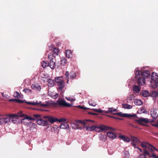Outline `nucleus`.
Instances as JSON below:
<instances>
[{
    "mask_svg": "<svg viewBox=\"0 0 158 158\" xmlns=\"http://www.w3.org/2000/svg\"><path fill=\"white\" fill-rule=\"evenodd\" d=\"M152 81L151 85L153 88H156L158 85V75L157 73H153L151 75Z\"/></svg>",
    "mask_w": 158,
    "mask_h": 158,
    "instance_id": "f257e3e1",
    "label": "nucleus"
},
{
    "mask_svg": "<svg viewBox=\"0 0 158 158\" xmlns=\"http://www.w3.org/2000/svg\"><path fill=\"white\" fill-rule=\"evenodd\" d=\"M55 81L56 83L58 89L62 90L64 87L63 77H56L55 78Z\"/></svg>",
    "mask_w": 158,
    "mask_h": 158,
    "instance_id": "f03ea898",
    "label": "nucleus"
},
{
    "mask_svg": "<svg viewBox=\"0 0 158 158\" xmlns=\"http://www.w3.org/2000/svg\"><path fill=\"white\" fill-rule=\"evenodd\" d=\"M34 118H33L27 116L25 118L22 119L21 122L22 123L28 127L29 126L30 123H31L30 121L34 120Z\"/></svg>",
    "mask_w": 158,
    "mask_h": 158,
    "instance_id": "7ed1b4c3",
    "label": "nucleus"
},
{
    "mask_svg": "<svg viewBox=\"0 0 158 158\" xmlns=\"http://www.w3.org/2000/svg\"><path fill=\"white\" fill-rule=\"evenodd\" d=\"M4 115V123H7L10 122V116H22L21 115H15L14 114H6Z\"/></svg>",
    "mask_w": 158,
    "mask_h": 158,
    "instance_id": "20e7f679",
    "label": "nucleus"
},
{
    "mask_svg": "<svg viewBox=\"0 0 158 158\" xmlns=\"http://www.w3.org/2000/svg\"><path fill=\"white\" fill-rule=\"evenodd\" d=\"M27 104L30 105H38L41 107H46L48 106V105L46 104L42 103L41 101L38 102L37 101H34L32 102H26Z\"/></svg>",
    "mask_w": 158,
    "mask_h": 158,
    "instance_id": "39448f33",
    "label": "nucleus"
},
{
    "mask_svg": "<svg viewBox=\"0 0 158 158\" xmlns=\"http://www.w3.org/2000/svg\"><path fill=\"white\" fill-rule=\"evenodd\" d=\"M107 129V127L105 126L101 125L98 126H96L95 131L98 132H100L102 131L106 130Z\"/></svg>",
    "mask_w": 158,
    "mask_h": 158,
    "instance_id": "423d86ee",
    "label": "nucleus"
},
{
    "mask_svg": "<svg viewBox=\"0 0 158 158\" xmlns=\"http://www.w3.org/2000/svg\"><path fill=\"white\" fill-rule=\"evenodd\" d=\"M57 102L58 104L60 106L65 107H69L72 105V104L67 103L64 100L59 99L57 100Z\"/></svg>",
    "mask_w": 158,
    "mask_h": 158,
    "instance_id": "0eeeda50",
    "label": "nucleus"
},
{
    "mask_svg": "<svg viewBox=\"0 0 158 158\" xmlns=\"http://www.w3.org/2000/svg\"><path fill=\"white\" fill-rule=\"evenodd\" d=\"M36 123L38 125L43 126H47L48 125V121L44 120L42 118L38 119Z\"/></svg>",
    "mask_w": 158,
    "mask_h": 158,
    "instance_id": "6e6552de",
    "label": "nucleus"
},
{
    "mask_svg": "<svg viewBox=\"0 0 158 158\" xmlns=\"http://www.w3.org/2000/svg\"><path fill=\"white\" fill-rule=\"evenodd\" d=\"M157 110L155 108H152L151 110V115L152 117L154 120L156 119L158 117V114H157Z\"/></svg>",
    "mask_w": 158,
    "mask_h": 158,
    "instance_id": "1a4fd4ad",
    "label": "nucleus"
},
{
    "mask_svg": "<svg viewBox=\"0 0 158 158\" xmlns=\"http://www.w3.org/2000/svg\"><path fill=\"white\" fill-rule=\"evenodd\" d=\"M137 122L139 124L143 125L144 124L142 123V122H144L145 123H148L150 121V120L148 118L141 117L137 120Z\"/></svg>",
    "mask_w": 158,
    "mask_h": 158,
    "instance_id": "9d476101",
    "label": "nucleus"
},
{
    "mask_svg": "<svg viewBox=\"0 0 158 158\" xmlns=\"http://www.w3.org/2000/svg\"><path fill=\"white\" fill-rule=\"evenodd\" d=\"M118 138L124 142L127 143L129 142L131 140V138L128 137L121 134L119 135Z\"/></svg>",
    "mask_w": 158,
    "mask_h": 158,
    "instance_id": "9b49d317",
    "label": "nucleus"
},
{
    "mask_svg": "<svg viewBox=\"0 0 158 158\" xmlns=\"http://www.w3.org/2000/svg\"><path fill=\"white\" fill-rule=\"evenodd\" d=\"M41 80L44 82H46L49 78V76L48 74L46 73H43L41 74Z\"/></svg>",
    "mask_w": 158,
    "mask_h": 158,
    "instance_id": "f8f14e48",
    "label": "nucleus"
},
{
    "mask_svg": "<svg viewBox=\"0 0 158 158\" xmlns=\"http://www.w3.org/2000/svg\"><path fill=\"white\" fill-rule=\"evenodd\" d=\"M138 82L139 85H143L145 84V78L143 76H141V77L138 78Z\"/></svg>",
    "mask_w": 158,
    "mask_h": 158,
    "instance_id": "ddd939ff",
    "label": "nucleus"
},
{
    "mask_svg": "<svg viewBox=\"0 0 158 158\" xmlns=\"http://www.w3.org/2000/svg\"><path fill=\"white\" fill-rule=\"evenodd\" d=\"M106 135L107 136L111 139H114L116 137L115 134L110 131L107 132Z\"/></svg>",
    "mask_w": 158,
    "mask_h": 158,
    "instance_id": "4468645a",
    "label": "nucleus"
},
{
    "mask_svg": "<svg viewBox=\"0 0 158 158\" xmlns=\"http://www.w3.org/2000/svg\"><path fill=\"white\" fill-rule=\"evenodd\" d=\"M31 88L34 90L36 91H40L41 89V87L40 85L38 84H33L31 85Z\"/></svg>",
    "mask_w": 158,
    "mask_h": 158,
    "instance_id": "2eb2a0df",
    "label": "nucleus"
},
{
    "mask_svg": "<svg viewBox=\"0 0 158 158\" xmlns=\"http://www.w3.org/2000/svg\"><path fill=\"white\" fill-rule=\"evenodd\" d=\"M131 139L132 142V143H139L140 142L139 139L135 137L131 136Z\"/></svg>",
    "mask_w": 158,
    "mask_h": 158,
    "instance_id": "dca6fc26",
    "label": "nucleus"
},
{
    "mask_svg": "<svg viewBox=\"0 0 158 158\" xmlns=\"http://www.w3.org/2000/svg\"><path fill=\"white\" fill-rule=\"evenodd\" d=\"M150 144L147 142H143L140 143V145L144 149H146L148 148V146L150 145Z\"/></svg>",
    "mask_w": 158,
    "mask_h": 158,
    "instance_id": "f3484780",
    "label": "nucleus"
},
{
    "mask_svg": "<svg viewBox=\"0 0 158 158\" xmlns=\"http://www.w3.org/2000/svg\"><path fill=\"white\" fill-rule=\"evenodd\" d=\"M96 126H87L86 127V130L89 131H93L95 130Z\"/></svg>",
    "mask_w": 158,
    "mask_h": 158,
    "instance_id": "a211bd4d",
    "label": "nucleus"
},
{
    "mask_svg": "<svg viewBox=\"0 0 158 158\" xmlns=\"http://www.w3.org/2000/svg\"><path fill=\"white\" fill-rule=\"evenodd\" d=\"M135 71L136 78H138L141 77V76H143L141 71L139 70H137L136 69L135 70Z\"/></svg>",
    "mask_w": 158,
    "mask_h": 158,
    "instance_id": "6ab92c4d",
    "label": "nucleus"
},
{
    "mask_svg": "<svg viewBox=\"0 0 158 158\" xmlns=\"http://www.w3.org/2000/svg\"><path fill=\"white\" fill-rule=\"evenodd\" d=\"M69 127V125L66 123H62L60 126V128L63 129H66Z\"/></svg>",
    "mask_w": 158,
    "mask_h": 158,
    "instance_id": "aec40b11",
    "label": "nucleus"
},
{
    "mask_svg": "<svg viewBox=\"0 0 158 158\" xmlns=\"http://www.w3.org/2000/svg\"><path fill=\"white\" fill-rule=\"evenodd\" d=\"M48 120L50 123H53L56 122L58 120V119L50 116V117H48Z\"/></svg>",
    "mask_w": 158,
    "mask_h": 158,
    "instance_id": "412c9836",
    "label": "nucleus"
},
{
    "mask_svg": "<svg viewBox=\"0 0 158 158\" xmlns=\"http://www.w3.org/2000/svg\"><path fill=\"white\" fill-rule=\"evenodd\" d=\"M99 139L100 140L105 141L106 139V136L105 135H103L102 134H100L98 135Z\"/></svg>",
    "mask_w": 158,
    "mask_h": 158,
    "instance_id": "4be33fe9",
    "label": "nucleus"
},
{
    "mask_svg": "<svg viewBox=\"0 0 158 158\" xmlns=\"http://www.w3.org/2000/svg\"><path fill=\"white\" fill-rule=\"evenodd\" d=\"M48 65L51 69H54L56 66L54 60L50 61V63L48 64Z\"/></svg>",
    "mask_w": 158,
    "mask_h": 158,
    "instance_id": "5701e85b",
    "label": "nucleus"
},
{
    "mask_svg": "<svg viewBox=\"0 0 158 158\" xmlns=\"http://www.w3.org/2000/svg\"><path fill=\"white\" fill-rule=\"evenodd\" d=\"M66 57L69 58H71L72 57V53L70 50H66Z\"/></svg>",
    "mask_w": 158,
    "mask_h": 158,
    "instance_id": "b1692460",
    "label": "nucleus"
},
{
    "mask_svg": "<svg viewBox=\"0 0 158 158\" xmlns=\"http://www.w3.org/2000/svg\"><path fill=\"white\" fill-rule=\"evenodd\" d=\"M134 103L135 105L138 106H140L143 103V102L141 100L137 99L134 100Z\"/></svg>",
    "mask_w": 158,
    "mask_h": 158,
    "instance_id": "393cba45",
    "label": "nucleus"
},
{
    "mask_svg": "<svg viewBox=\"0 0 158 158\" xmlns=\"http://www.w3.org/2000/svg\"><path fill=\"white\" fill-rule=\"evenodd\" d=\"M48 85L49 87H52L54 86L55 85V82L53 80H48Z\"/></svg>",
    "mask_w": 158,
    "mask_h": 158,
    "instance_id": "a878e982",
    "label": "nucleus"
},
{
    "mask_svg": "<svg viewBox=\"0 0 158 158\" xmlns=\"http://www.w3.org/2000/svg\"><path fill=\"white\" fill-rule=\"evenodd\" d=\"M149 92L147 90H143L141 92V94L144 97H147L149 96Z\"/></svg>",
    "mask_w": 158,
    "mask_h": 158,
    "instance_id": "bb28decb",
    "label": "nucleus"
},
{
    "mask_svg": "<svg viewBox=\"0 0 158 158\" xmlns=\"http://www.w3.org/2000/svg\"><path fill=\"white\" fill-rule=\"evenodd\" d=\"M130 154L128 151L125 150L123 151V156L125 158H128L130 156Z\"/></svg>",
    "mask_w": 158,
    "mask_h": 158,
    "instance_id": "cd10ccee",
    "label": "nucleus"
},
{
    "mask_svg": "<svg viewBox=\"0 0 158 158\" xmlns=\"http://www.w3.org/2000/svg\"><path fill=\"white\" fill-rule=\"evenodd\" d=\"M133 89L136 93H139L140 90V87L137 85H135L133 87Z\"/></svg>",
    "mask_w": 158,
    "mask_h": 158,
    "instance_id": "c85d7f7f",
    "label": "nucleus"
},
{
    "mask_svg": "<svg viewBox=\"0 0 158 158\" xmlns=\"http://www.w3.org/2000/svg\"><path fill=\"white\" fill-rule=\"evenodd\" d=\"M36 124L31 122L30 123V125L28 126L29 127L31 130H34L36 128Z\"/></svg>",
    "mask_w": 158,
    "mask_h": 158,
    "instance_id": "c756f323",
    "label": "nucleus"
},
{
    "mask_svg": "<svg viewBox=\"0 0 158 158\" xmlns=\"http://www.w3.org/2000/svg\"><path fill=\"white\" fill-rule=\"evenodd\" d=\"M123 107L126 109H131L132 108V106L131 105L126 104H123L122 105Z\"/></svg>",
    "mask_w": 158,
    "mask_h": 158,
    "instance_id": "7c9ffc66",
    "label": "nucleus"
},
{
    "mask_svg": "<svg viewBox=\"0 0 158 158\" xmlns=\"http://www.w3.org/2000/svg\"><path fill=\"white\" fill-rule=\"evenodd\" d=\"M48 58L50 61L55 60V57L52 54L50 53L48 55Z\"/></svg>",
    "mask_w": 158,
    "mask_h": 158,
    "instance_id": "2f4dec72",
    "label": "nucleus"
},
{
    "mask_svg": "<svg viewBox=\"0 0 158 158\" xmlns=\"http://www.w3.org/2000/svg\"><path fill=\"white\" fill-rule=\"evenodd\" d=\"M88 103L90 105L93 106H95L97 105V103L95 102L92 100L89 101Z\"/></svg>",
    "mask_w": 158,
    "mask_h": 158,
    "instance_id": "473e14b6",
    "label": "nucleus"
},
{
    "mask_svg": "<svg viewBox=\"0 0 158 158\" xmlns=\"http://www.w3.org/2000/svg\"><path fill=\"white\" fill-rule=\"evenodd\" d=\"M76 75L75 73L74 72H71L70 74V75L69 78L72 79L73 80L76 77Z\"/></svg>",
    "mask_w": 158,
    "mask_h": 158,
    "instance_id": "72a5a7b5",
    "label": "nucleus"
},
{
    "mask_svg": "<svg viewBox=\"0 0 158 158\" xmlns=\"http://www.w3.org/2000/svg\"><path fill=\"white\" fill-rule=\"evenodd\" d=\"M142 73L143 76L144 75L146 77L149 76L150 75V72L148 70H145Z\"/></svg>",
    "mask_w": 158,
    "mask_h": 158,
    "instance_id": "f704fd0d",
    "label": "nucleus"
},
{
    "mask_svg": "<svg viewBox=\"0 0 158 158\" xmlns=\"http://www.w3.org/2000/svg\"><path fill=\"white\" fill-rule=\"evenodd\" d=\"M13 96L15 98H20L21 97L20 94L17 92H15L14 93Z\"/></svg>",
    "mask_w": 158,
    "mask_h": 158,
    "instance_id": "c9c22d12",
    "label": "nucleus"
},
{
    "mask_svg": "<svg viewBox=\"0 0 158 158\" xmlns=\"http://www.w3.org/2000/svg\"><path fill=\"white\" fill-rule=\"evenodd\" d=\"M148 148L149 150L152 153H152H154V151L153 149V146L151 145V144L148 146Z\"/></svg>",
    "mask_w": 158,
    "mask_h": 158,
    "instance_id": "e433bc0d",
    "label": "nucleus"
},
{
    "mask_svg": "<svg viewBox=\"0 0 158 158\" xmlns=\"http://www.w3.org/2000/svg\"><path fill=\"white\" fill-rule=\"evenodd\" d=\"M66 63V60L65 58H62L60 61V63L63 65H64Z\"/></svg>",
    "mask_w": 158,
    "mask_h": 158,
    "instance_id": "4c0bfd02",
    "label": "nucleus"
},
{
    "mask_svg": "<svg viewBox=\"0 0 158 158\" xmlns=\"http://www.w3.org/2000/svg\"><path fill=\"white\" fill-rule=\"evenodd\" d=\"M136 115L135 114H125V117H126L128 118H131L132 117H136Z\"/></svg>",
    "mask_w": 158,
    "mask_h": 158,
    "instance_id": "58836bf2",
    "label": "nucleus"
},
{
    "mask_svg": "<svg viewBox=\"0 0 158 158\" xmlns=\"http://www.w3.org/2000/svg\"><path fill=\"white\" fill-rule=\"evenodd\" d=\"M65 75L66 76V79L67 80L66 83H68L69 81V79L70 76L69 72L68 71H66L65 73Z\"/></svg>",
    "mask_w": 158,
    "mask_h": 158,
    "instance_id": "ea45409f",
    "label": "nucleus"
},
{
    "mask_svg": "<svg viewBox=\"0 0 158 158\" xmlns=\"http://www.w3.org/2000/svg\"><path fill=\"white\" fill-rule=\"evenodd\" d=\"M48 65V63L47 61H43L42 63V66L44 68H45Z\"/></svg>",
    "mask_w": 158,
    "mask_h": 158,
    "instance_id": "a19ab883",
    "label": "nucleus"
},
{
    "mask_svg": "<svg viewBox=\"0 0 158 158\" xmlns=\"http://www.w3.org/2000/svg\"><path fill=\"white\" fill-rule=\"evenodd\" d=\"M4 115H0V124H2L4 123Z\"/></svg>",
    "mask_w": 158,
    "mask_h": 158,
    "instance_id": "79ce46f5",
    "label": "nucleus"
},
{
    "mask_svg": "<svg viewBox=\"0 0 158 158\" xmlns=\"http://www.w3.org/2000/svg\"><path fill=\"white\" fill-rule=\"evenodd\" d=\"M77 126H78V125L77 123H73L71 124V127L73 129H77Z\"/></svg>",
    "mask_w": 158,
    "mask_h": 158,
    "instance_id": "37998d69",
    "label": "nucleus"
},
{
    "mask_svg": "<svg viewBox=\"0 0 158 158\" xmlns=\"http://www.w3.org/2000/svg\"><path fill=\"white\" fill-rule=\"evenodd\" d=\"M65 98L68 101L71 102H74L76 100V99L75 98H71L70 97H66Z\"/></svg>",
    "mask_w": 158,
    "mask_h": 158,
    "instance_id": "c03bdc74",
    "label": "nucleus"
},
{
    "mask_svg": "<svg viewBox=\"0 0 158 158\" xmlns=\"http://www.w3.org/2000/svg\"><path fill=\"white\" fill-rule=\"evenodd\" d=\"M11 101H16L18 103H23L24 102V101L20 99H13L10 100Z\"/></svg>",
    "mask_w": 158,
    "mask_h": 158,
    "instance_id": "a18cd8bd",
    "label": "nucleus"
},
{
    "mask_svg": "<svg viewBox=\"0 0 158 158\" xmlns=\"http://www.w3.org/2000/svg\"><path fill=\"white\" fill-rule=\"evenodd\" d=\"M54 53L56 55H58L59 52V49L57 48H55L53 50Z\"/></svg>",
    "mask_w": 158,
    "mask_h": 158,
    "instance_id": "49530a36",
    "label": "nucleus"
},
{
    "mask_svg": "<svg viewBox=\"0 0 158 158\" xmlns=\"http://www.w3.org/2000/svg\"><path fill=\"white\" fill-rule=\"evenodd\" d=\"M114 114H115L118 115L119 116L123 117H125V114H123V113H122V112L115 113H114Z\"/></svg>",
    "mask_w": 158,
    "mask_h": 158,
    "instance_id": "de8ad7c7",
    "label": "nucleus"
},
{
    "mask_svg": "<svg viewBox=\"0 0 158 158\" xmlns=\"http://www.w3.org/2000/svg\"><path fill=\"white\" fill-rule=\"evenodd\" d=\"M144 153L143 154L145 155L146 156V155L149 156L150 155V153L147 150V149L144 150Z\"/></svg>",
    "mask_w": 158,
    "mask_h": 158,
    "instance_id": "09e8293b",
    "label": "nucleus"
},
{
    "mask_svg": "<svg viewBox=\"0 0 158 158\" xmlns=\"http://www.w3.org/2000/svg\"><path fill=\"white\" fill-rule=\"evenodd\" d=\"M15 117V116H10V122H12L15 123L16 121L14 118V117Z\"/></svg>",
    "mask_w": 158,
    "mask_h": 158,
    "instance_id": "8fccbe9b",
    "label": "nucleus"
},
{
    "mask_svg": "<svg viewBox=\"0 0 158 158\" xmlns=\"http://www.w3.org/2000/svg\"><path fill=\"white\" fill-rule=\"evenodd\" d=\"M137 158H147L145 155L143 154H140Z\"/></svg>",
    "mask_w": 158,
    "mask_h": 158,
    "instance_id": "3c124183",
    "label": "nucleus"
},
{
    "mask_svg": "<svg viewBox=\"0 0 158 158\" xmlns=\"http://www.w3.org/2000/svg\"><path fill=\"white\" fill-rule=\"evenodd\" d=\"M141 113H146L147 111L144 108H141L140 110Z\"/></svg>",
    "mask_w": 158,
    "mask_h": 158,
    "instance_id": "603ef678",
    "label": "nucleus"
},
{
    "mask_svg": "<svg viewBox=\"0 0 158 158\" xmlns=\"http://www.w3.org/2000/svg\"><path fill=\"white\" fill-rule=\"evenodd\" d=\"M113 108H108V110L106 111V113H108L109 112H112Z\"/></svg>",
    "mask_w": 158,
    "mask_h": 158,
    "instance_id": "864d4df0",
    "label": "nucleus"
},
{
    "mask_svg": "<svg viewBox=\"0 0 158 158\" xmlns=\"http://www.w3.org/2000/svg\"><path fill=\"white\" fill-rule=\"evenodd\" d=\"M23 91L25 93H28V92H31V90L29 89H25L23 90Z\"/></svg>",
    "mask_w": 158,
    "mask_h": 158,
    "instance_id": "5fc2aeb1",
    "label": "nucleus"
},
{
    "mask_svg": "<svg viewBox=\"0 0 158 158\" xmlns=\"http://www.w3.org/2000/svg\"><path fill=\"white\" fill-rule=\"evenodd\" d=\"M66 120V119L63 118H60L59 120L58 119V120L57 121H58L59 122H64Z\"/></svg>",
    "mask_w": 158,
    "mask_h": 158,
    "instance_id": "6e6d98bb",
    "label": "nucleus"
},
{
    "mask_svg": "<svg viewBox=\"0 0 158 158\" xmlns=\"http://www.w3.org/2000/svg\"><path fill=\"white\" fill-rule=\"evenodd\" d=\"M151 157L153 158H158V156H156L154 153H152Z\"/></svg>",
    "mask_w": 158,
    "mask_h": 158,
    "instance_id": "4d7b16f0",
    "label": "nucleus"
},
{
    "mask_svg": "<svg viewBox=\"0 0 158 158\" xmlns=\"http://www.w3.org/2000/svg\"><path fill=\"white\" fill-rule=\"evenodd\" d=\"M127 99L128 100L131 101L132 100L134 99V98H133V97H132V96H131V97H127Z\"/></svg>",
    "mask_w": 158,
    "mask_h": 158,
    "instance_id": "13d9d810",
    "label": "nucleus"
},
{
    "mask_svg": "<svg viewBox=\"0 0 158 158\" xmlns=\"http://www.w3.org/2000/svg\"><path fill=\"white\" fill-rule=\"evenodd\" d=\"M77 107L80 108H81V109H85V110L87 109V108L86 107H84L83 106H77Z\"/></svg>",
    "mask_w": 158,
    "mask_h": 158,
    "instance_id": "bf43d9fd",
    "label": "nucleus"
},
{
    "mask_svg": "<svg viewBox=\"0 0 158 158\" xmlns=\"http://www.w3.org/2000/svg\"><path fill=\"white\" fill-rule=\"evenodd\" d=\"M58 94H56L55 95L52 96V97L54 99H56L58 97Z\"/></svg>",
    "mask_w": 158,
    "mask_h": 158,
    "instance_id": "052dcab7",
    "label": "nucleus"
},
{
    "mask_svg": "<svg viewBox=\"0 0 158 158\" xmlns=\"http://www.w3.org/2000/svg\"><path fill=\"white\" fill-rule=\"evenodd\" d=\"M15 115H18V114H19V115H22V116H18V117H23L24 116V115L23 114H22V112H20L19 113H18V114H15Z\"/></svg>",
    "mask_w": 158,
    "mask_h": 158,
    "instance_id": "680f3d73",
    "label": "nucleus"
},
{
    "mask_svg": "<svg viewBox=\"0 0 158 158\" xmlns=\"http://www.w3.org/2000/svg\"><path fill=\"white\" fill-rule=\"evenodd\" d=\"M132 144L135 148L138 149V147L136 146V145L135 144V143H132Z\"/></svg>",
    "mask_w": 158,
    "mask_h": 158,
    "instance_id": "e2e57ef3",
    "label": "nucleus"
},
{
    "mask_svg": "<svg viewBox=\"0 0 158 158\" xmlns=\"http://www.w3.org/2000/svg\"><path fill=\"white\" fill-rule=\"evenodd\" d=\"M33 116L36 118H38L40 117L41 115L39 114H34Z\"/></svg>",
    "mask_w": 158,
    "mask_h": 158,
    "instance_id": "0e129e2a",
    "label": "nucleus"
},
{
    "mask_svg": "<svg viewBox=\"0 0 158 158\" xmlns=\"http://www.w3.org/2000/svg\"><path fill=\"white\" fill-rule=\"evenodd\" d=\"M54 46L53 45H51L50 46H49V48L50 50H52V48H53Z\"/></svg>",
    "mask_w": 158,
    "mask_h": 158,
    "instance_id": "69168bd1",
    "label": "nucleus"
},
{
    "mask_svg": "<svg viewBox=\"0 0 158 158\" xmlns=\"http://www.w3.org/2000/svg\"><path fill=\"white\" fill-rule=\"evenodd\" d=\"M103 112V111L101 109H98V112L101 113Z\"/></svg>",
    "mask_w": 158,
    "mask_h": 158,
    "instance_id": "338daca9",
    "label": "nucleus"
},
{
    "mask_svg": "<svg viewBox=\"0 0 158 158\" xmlns=\"http://www.w3.org/2000/svg\"><path fill=\"white\" fill-rule=\"evenodd\" d=\"M77 122L78 123H82L83 124H85V123L83 121H81L78 120V121H77Z\"/></svg>",
    "mask_w": 158,
    "mask_h": 158,
    "instance_id": "774afa93",
    "label": "nucleus"
}]
</instances>
